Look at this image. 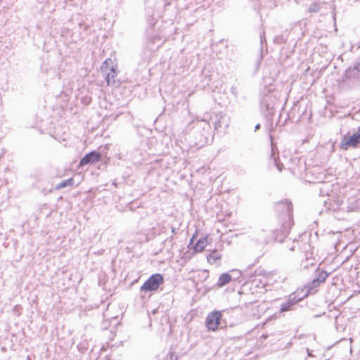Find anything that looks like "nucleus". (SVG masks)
Returning a JSON list of instances; mask_svg holds the SVG:
<instances>
[{"mask_svg":"<svg viewBox=\"0 0 360 360\" xmlns=\"http://www.w3.org/2000/svg\"><path fill=\"white\" fill-rule=\"evenodd\" d=\"M277 212L283 215L284 223L282 225L281 233H276L275 240L283 243L284 238L289 233L292 221V205L291 202L285 200V201L278 202L276 205Z\"/></svg>","mask_w":360,"mask_h":360,"instance_id":"1","label":"nucleus"},{"mask_svg":"<svg viewBox=\"0 0 360 360\" xmlns=\"http://www.w3.org/2000/svg\"><path fill=\"white\" fill-rule=\"evenodd\" d=\"M195 126V139L196 141L195 145L201 148L209 142L210 136L211 135V126L210 123L204 120H198Z\"/></svg>","mask_w":360,"mask_h":360,"instance_id":"2","label":"nucleus"},{"mask_svg":"<svg viewBox=\"0 0 360 360\" xmlns=\"http://www.w3.org/2000/svg\"><path fill=\"white\" fill-rule=\"evenodd\" d=\"M222 312L214 311L206 317L205 326L210 331H216L226 326V322L222 319Z\"/></svg>","mask_w":360,"mask_h":360,"instance_id":"3","label":"nucleus"},{"mask_svg":"<svg viewBox=\"0 0 360 360\" xmlns=\"http://www.w3.org/2000/svg\"><path fill=\"white\" fill-rule=\"evenodd\" d=\"M360 144V127L357 131L351 136L344 135L342 137L339 144V148L342 150H347L349 148H356Z\"/></svg>","mask_w":360,"mask_h":360,"instance_id":"4","label":"nucleus"},{"mask_svg":"<svg viewBox=\"0 0 360 360\" xmlns=\"http://www.w3.org/2000/svg\"><path fill=\"white\" fill-rule=\"evenodd\" d=\"M164 283V277L160 274L151 275L141 286V291L153 292L157 290Z\"/></svg>","mask_w":360,"mask_h":360,"instance_id":"5","label":"nucleus"},{"mask_svg":"<svg viewBox=\"0 0 360 360\" xmlns=\"http://www.w3.org/2000/svg\"><path fill=\"white\" fill-rule=\"evenodd\" d=\"M101 159V154L96 151L92 150L90 153L86 154L80 160L79 165L84 166L89 164H94L98 162Z\"/></svg>","mask_w":360,"mask_h":360,"instance_id":"6","label":"nucleus"},{"mask_svg":"<svg viewBox=\"0 0 360 360\" xmlns=\"http://www.w3.org/2000/svg\"><path fill=\"white\" fill-rule=\"evenodd\" d=\"M303 299V297H298L296 294L292 293L289 296L288 300L283 303L281 306L280 311L281 312L290 311L292 309V307L297 304L300 301Z\"/></svg>","mask_w":360,"mask_h":360,"instance_id":"7","label":"nucleus"},{"mask_svg":"<svg viewBox=\"0 0 360 360\" xmlns=\"http://www.w3.org/2000/svg\"><path fill=\"white\" fill-rule=\"evenodd\" d=\"M229 126V121L226 116L224 114L219 113L214 116V129L218 131L221 128L226 129Z\"/></svg>","mask_w":360,"mask_h":360,"instance_id":"8","label":"nucleus"},{"mask_svg":"<svg viewBox=\"0 0 360 360\" xmlns=\"http://www.w3.org/2000/svg\"><path fill=\"white\" fill-rule=\"evenodd\" d=\"M207 244L208 236H202L197 240L195 244L193 245V249L195 252H200L204 250Z\"/></svg>","mask_w":360,"mask_h":360,"instance_id":"9","label":"nucleus"},{"mask_svg":"<svg viewBox=\"0 0 360 360\" xmlns=\"http://www.w3.org/2000/svg\"><path fill=\"white\" fill-rule=\"evenodd\" d=\"M105 74V79L108 85L115 84V78L117 76V68L116 66H111L109 72H104Z\"/></svg>","mask_w":360,"mask_h":360,"instance_id":"10","label":"nucleus"},{"mask_svg":"<svg viewBox=\"0 0 360 360\" xmlns=\"http://www.w3.org/2000/svg\"><path fill=\"white\" fill-rule=\"evenodd\" d=\"M272 96L271 95H265L261 101V108L269 111V113H271V110L274 106L269 101H271Z\"/></svg>","mask_w":360,"mask_h":360,"instance_id":"11","label":"nucleus"},{"mask_svg":"<svg viewBox=\"0 0 360 360\" xmlns=\"http://www.w3.org/2000/svg\"><path fill=\"white\" fill-rule=\"evenodd\" d=\"M359 75L358 69L356 68H349L347 70H346L344 77L345 79H359Z\"/></svg>","mask_w":360,"mask_h":360,"instance_id":"12","label":"nucleus"},{"mask_svg":"<svg viewBox=\"0 0 360 360\" xmlns=\"http://www.w3.org/2000/svg\"><path fill=\"white\" fill-rule=\"evenodd\" d=\"M232 280V275L229 273H223L219 278L217 285L219 287H223L227 285Z\"/></svg>","mask_w":360,"mask_h":360,"instance_id":"13","label":"nucleus"},{"mask_svg":"<svg viewBox=\"0 0 360 360\" xmlns=\"http://www.w3.org/2000/svg\"><path fill=\"white\" fill-rule=\"evenodd\" d=\"M325 2H321V1H316L311 3L307 9V12L311 13H316L320 11L321 8V5L325 4Z\"/></svg>","mask_w":360,"mask_h":360,"instance_id":"14","label":"nucleus"},{"mask_svg":"<svg viewBox=\"0 0 360 360\" xmlns=\"http://www.w3.org/2000/svg\"><path fill=\"white\" fill-rule=\"evenodd\" d=\"M320 284L319 281L314 278L313 281L306 286V288H307V294H314L316 292L317 288Z\"/></svg>","mask_w":360,"mask_h":360,"instance_id":"15","label":"nucleus"},{"mask_svg":"<svg viewBox=\"0 0 360 360\" xmlns=\"http://www.w3.org/2000/svg\"><path fill=\"white\" fill-rule=\"evenodd\" d=\"M74 185V179L72 177L65 179L62 181L61 182L58 183L55 186V190H60L68 186H72Z\"/></svg>","mask_w":360,"mask_h":360,"instance_id":"16","label":"nucleus"},{"mask_svg":"<svg viewBox=\"0 0 360 360\" xmlns=\"http://www.w3.org/2000/svg\"><path fill=\"white\" fill-rule=\"evenodd\" d=\"M162 244H163L164 248H165L167 250V251L168 252H169L174 246L173 236H170V237L167 238V239H165L163 241Z\"/></svg>","mask_w":360,"mask_h":360,"instance_id":"17","label":"nucleus"},{"mask_svg":"<svg viewBox=\"0 0 360 360\" xmlns=\"http://www.w3.org/2000/svg\"><path fill=\"white\" fill-rule=\"evenodd\" d=\"M271 160H272L274 162V164L277 167L278 170L279 172H281L283 169V165L278 161V158L276 157V154H275L274 148H272V152H271Z\"/></svg>","mask_w":360,"mask_h":360,"instance_id":"18","label":"nucleus"},{"mask_svg":"<svg viewBox=\"0 0 360 360\" xmlns=\"http://www.w3.org/2000/svg\"><path fill=\"white\" fill-rule=\"evenodd\" d=\"M328 274L326 271H319L315 278L319 281L320 283H323L328 277Z\"/></svg>","mask_w":360,"mask_h":360,"instance_id":"19","label":"nucleus"},{"mask_svg":"<svg viewBox=\"0 0 360 360\" xmlns=\"http://www.w3.org/2000/svg\"><path fill=\"white\" fill-rule=\"evenodd\" d=\"M219 258L220 255L216 250L213 251L207 257V261L210 263H214L216 260H217Z\"/></svg>","mask_w":360,"mask_h":360,"instance_id":"20","label":"nucleus"},{"mask_svg":"<svg viewBox=\"0 0 360 360\" xmlns=\"http://www.w3.org/2000/svg\"><path fill=\"white\" fill-rule=\"evenodd\" d=\"M112 63V60L110 58L106 59L102 64L101 69L103 72H106L108 71V68L109 65Z\"/></svg>","mask_w":360,"mask_h":360,"instance_id":"21","label":"nucleus"},{"mask_svg":"<svg viewBox=\"0 0 360 360\" xmlns=\"http://www.w3.org/2000/svg\"><path fill=\"white\" fill-rule=\"evenodd\" d=\"M274 43L281 44L286 42V39L282 35H277L274 39Z\"/></svg>","mask_w":360,"mask_h":360,"instance_id":"22","label":"nucleus"},{"mask_svg":"<svg viewBox=\"0 0 360 360\" xmlns=\"http://www.w3.org/2000/svg\"><path fill=\"white\" fill-rule=\"evenodd\" d=\"M167 359L168 360H178L179 356L175 352L170 351L167 355Z\"/></svg>","mask_w":360,"mask_h":360,"instance_id":"23","label":"nucleus"},{"mask_svg":"<svg viewBox=\"0 0 360 360\" xmlns=\"http://www.w3.org/2000/svg\"><path fill=\"white\" fill-rule=\"evenodd\" d=\"M232 273H233V275H232L233 280H238L240 278V276L241 275L240 271H239L238 270H233Z\"/></svg>","mask_w":360,"mask_h":360,"instance_id":"24","label":"nucleus"},{"mask_svg":"<svg viewBox=\"0 0 360 360\" xmlns=\"http://www.w3.org/2000/svg\"><path fill=\"white\" fill-rule=\"evenodd\" d=\"M255 274L256 275H262V276H266L269 275V273H266V271L263 269H257L255 271Z\"/></svg>","mask_w":360,"mask_h":360,"instance_id":"25","label":"nucleus"},{"mask_svg":"<svg viewBox=\"0 0 360 360\" xmlns=\"http://www.w3.org/2000/svg\"><path fill=\"white\" fill-rule=\"evenodd\" d=\"M260 43H261L262 46H263L264 43H266L264 32H263V34L260 35Z\"/></svg>","mask_w":360,"mask_h":360,"instance_id":"26","label":"nucleus"},{"mask_svg":"<svg viewBox=\"0 0 360 360\" xmlns=\"http://www.w3.org/2000/svg\"><path fill=\"white\" fill-rule=\"evenodd\" d=\"M292 245L290 246V247H289V249H290V251H295V248H296V245H295V240H294V241H292Z\"/></svg>","mask_w":360,"mask_h":360,"instance_id":"27","label":"nucleus"},{"mask_svg":"<svg viewBox=\"0 0 360 360\" xmlns=\"http://www.w3.org/2000/svg\"><path fill=\"white\" fill-rule=\"evenodd\" d=\"M171 229H172V232L173 234H174V235L176 234L178 229H176V228H175L174 226H172Z\"/></svg>","mask_w":360,"mask_h":360,"instance_id":"28","label":"nucleus"},{"mask_svg":"<svg viewBox=\"0 0 360 360\" xmlns=\"http://www.w3.org/2000/svg\"><path fill=\"white\" fill-rule=\"evenodd\" d=\"M231 93L236 96L237 91H236V87H232L231 88Z\"/></svg>","mask_w":360,"mask_h":360,"instance_id":"29","label":"nucleus"},{"mask_svg":"<svg viewBox=\"0 0 360 360\" xmlns=\"http://www.w3.org/2000/svg\"><path fill=\"white\" fill-rule=\"evenodd\" d=\"M353 68H356L358 69L359 73H360V63L356 64Z\"/></svg>","mask_w":360,"mask_h":360,"instance_id":"30","label":"nucleus"},{"mask_svg":"<svg viewBox=\"0 0 360 360\" xmlns=\"http://www.w3.org/2000/svg\"><path fill=\"white\" fill-rule=\"evenodd\" d=\"M259 129H260V124H256V126L255 127V131H257Z\"/></svg>","mask_w":360,"mask_h":360,"instance_id":"31","label":"nucleus"},{"mask_svg":"<svg viewBox=\"0 0 360 360\" xmlns=\"http://www.w3.org/2000/svg\"><path fill=\"white\" fill-rule=\"evenodd\" d=\"M307 349V354L309 356H313V354L311 353V352L309 349Z\"/></svg>","mask_w":360,"mask_h":360,"instance_id":"32","label":"nucleus"},{"mask_svg":"<svg viewBox=\"0 0 360 360\" xmlns=\"http://www.w3.org/2000/svg\"><path fill=\"white\" fill-rule=\"evenodd\" d=\"M194 240H193V239L191 238L189 244H188V248H190V246L194 243Z\"/></svg>","mask_w":360,"mask_h":360,"instance_id":"33","label":"nucleus"},{"mask_svg":"<svg viewBox=\"0 0 360 360\" xmlns=\"http://www.w3.org/2000/svg\"><path fill=\"white\" fill-rule=\"evenodd\" d=\"M333 10H334V11L333 12V18L334 20H335L336 13L335 11V8Z\"/></svg>","mask_w":360,"mask_h":360,"instance_id":"34","label":"nucleus"},{"mask_svg":"<svg viewBox=\"0 0 360 360\" xmlns=\"http://www.w3.org/2000/svg\"><path fill=\"white\" fill-rule=\"evenodd\" d=\"M196 237H197V235H196V233H195V234H193V236H192L191 239L195 240V239L196 238Z\"/></svg>","mask_w":360,"mask_h":360,"instance_id":"35","label":"nucleus"},{"mask_svg":"<svg viewBox=\"0 0 360 360\" xmlns=\"http://www.w3.org/2000/svg\"><path fill=\"white\" fill-rule=\"evenodd\" d=\"M18 308V306H15V307L13 308V310H15V309H17Z\"/></svg>","mask_w":360,"mask_h":360,"instance_id":"36","label":"nucleus"}]
</instances>
